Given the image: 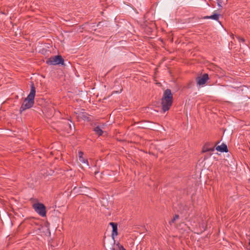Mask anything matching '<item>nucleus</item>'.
I'll return each mask as SVG.
<instances>
[{
	"label": "nucleus",
	"instance_id": "13",
	"mask_svg": "<svg viewBox=\"0 0 250 250\" xmlns=\"http://www.w3.org/2000/svg\"><path fill=\"white\" fill-rule=\"evenodd\" d=\"M213 150H214L213 148H208V149H205V148H203V152H206L207 151H213Z\"/></svg>",
	"mask_w": 250,
	"mask_h": 250
},
{
	"label": "nucleus",
	"instance_id": "15",
	"mask_svg": "<svg viewBox=\"0 0 250 250\" xmlns=\"http://www.w3.org/2000/svg\"><path fill=\"white\" fill-rule=\"evenodd\" d=\"M111 250H115V248H112Z\"/></svg>",
	"mask_w": 250,
	"mask_h": 250
},
{
	"label": "nucleus",
	"instance_id": "9",
	"mask_svg": "<svg viewBox=\"0 0 250 250\" xmlns=\"http://www.w3.org/2000/svg\"><path fill=\"white\" fill-rule=\"evenodd\" d=\"M219 17V15L218 14H214L213 15L210 16H206L204 17L205 19H212L216 21H218Z\"/></svg>",
	"mask_w": 250,
	"mask_h": 250
},
{
	"label": "nucleus",
	"instance_id": "11",
	"mask_svg": "<svg viewBox=\"0 0 250 250\" xmlns=\"http://www.w3.org/2000/svg\"><path fill=\"white\" fill-rule=\"evenodd\" d=\"M179 216L177 214L175 215V216L173 217V218L169 222V224H171L172 223H174V222L179 219Z\"/></svg>",
	"mask_w": 250,
	"mask_h": 250
},
{
	"label": "nucleus",
	"instance_id": "3",
	"mask_svg": "<svg viewBox=\"0 0 250 250\" xmlns=\"http://www.w3.org/2000/svg\"><path fill=\"white\" fill-rule=\"evenodd\" d=\"M35 211L42 217H45L46 215L45 206L42 203H35L32 206Z\"/></svg>",
	"mask_w": 250,
	"mask_h": 250
},
{
	"label": "nucleus",
	"instance_id": "2",
	"mask_svg": "<svg viewBox=\"0 0 250 250\" xmlns=\"http://www.w3.org/2000/svg\"><path fill=\"white\" fill-rule=\"evenodd\" d=\"M173 102V96L171 90L169 89H166L163 94L161 99L162 110L164 112L168 110L171 106Z\"/></svg>",
	"mask_w": 250,
	"mask_h": 250
},
{
	"label": "nucleus",
	"instance_id": "5",
	"mask_svg": "<svg viewBox=\"0 0 250 250\" xmlns=\"http://www.w3.org/2000/svg\"><path fill=\"white\" fill-rule=\"evenodd\" d=\"M209 79L208 75L207 73L204 74L202 76L196 78L197 83L199 85H204Z\"/></svg>",
	"mask_w": 250,
	"mask_h": 250
},
{
	"label": "nucleus",
	"instance_id": "14",
	"mask_svg": "<svg viewBox=\"0 0 250 250\" xmlns=\"http://www.w3.org/2000/svg\"><path fill=\"white\" fill-rule=\"evenodd\" d=\"M117 246H118V248L120 250H126L122 245H120L119 243L117 244Z\"/></svg>",
	"mask_w": 250,
	"mask_h": 250
},
{
	"label": "nucleus",
	"instance_id": "8",
	"mask_svg": "<svg viewBox=\"0 0 250 250\" xmlns=\"http://www.w3.org/2000/svg\"><path fill=\"white\" fill-rule=\"evenodd\" d=\"M216 149L217 151H220L222 152H227L228 151L227 146L226 145H225L224 144H222L220 146H217L216 147Z\"/></svg>",
	"mask_w": 250,
	"mask_h": 250
},
{
	"label": "nucleus",
	"instance_id": "6",
	"mask_svg": "<svg viewBox=\"0 0 250 250\" xmlns=\"http://www.w3.org/2000/svg\"><path fill=\"white\" fill-rule=\"evenodd\" d=\"M109 225L112 227V237L114 239V237L118 235V225L116 223L110 222Z\"/></svg>",
	"mask_w": 250,
	"mask_h": 250
},
{
	"label": "nucleus",
	"instance_id": "4",
	"mask_svg": "<svg viewBox=\"0 0 250 250\" xmlns=\"http://www.w3.org/2000/svg\"><path fill=\"white\" fill-rule=\"evenodd\" d=\"M64 60L61 56L58 55L50 57L46 60V63L49 65H58L63 64Z\"/></svg>",
	"mask_w": 250,
	"mask_h": 250
},
{
	"label": "nucleus",
	"instance_id": "1",
	"mask_svg": "<svg viewBox=\"0 0 250 250\" xmlns=\"http://www.w3.org/2000/svg\"><path fill=\"white\" fill-rule=\"evenodd\" d=\"M36 94V89L33 84L31 85V90L30 93L26 98L20 108V111L21 112L23 111L29 109L32 107L34 104V98Z\"/></svg>",
	"mask_w": 250,
	"mask_h": 250
},
{
	"label": "nucleus",
	"instance_id": "10",
	"mask_svg": "<svg viewBox=\"0 0 250 250\" xmlns=\"http://www.w3.org/2000/svg\"><path fill=\"white\" fill-rule=\"evenodd\" d=\"M94 131L96 132V133L99 136H101L103 133V130L101 129V128L98 126L94 128Z\"/></svg>",
	"mask_w": 250,
	"mask_h": 250
},
{
	"label": "nucleus",
	"instance_id": "7",
	"mask_svg": "<svg viewBox=\"0 0 250 250\" xmlns=\"http://www.w3.org/2000/svg\"><path fill=\"white\" fill-rule=\"evenodd\" d=\"M83 153L80 151L78 152V156H79V160L80 161V162L82 163L83 164H85L87 166H89L88 162L87 159L84 158L83 157Z\"/></svg>",
	"mask_w": 250,
	"mask_h": 250
},
{
	"label": "nucleus",
	"instance_id": "12",
	"mask_svg": "<svg viewBox=\"0 0 250 250\" xmlns=\"http://www.w3.org/2000/svg\"><path fill=\"white\" fill-rule=\"evenodd\" d=\"M236 37L238 39V40L239 41V42H244L245 41V40L244 38H241L239 36H236Z\"/></svg>",
	"mask_w": 250,
	"mask_h": 250
}]
</instances>
